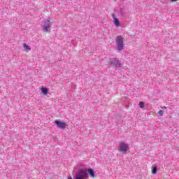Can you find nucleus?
Returning a JSON list of instances; mask_svg holds the SVG:
<instances>
[{"label": "nucleus", "instance_id": "2eb2a0df", "mask_svg": "<svg viewBox=\"0 0 179 179\" xmlns=\"http://www.w3.org/2000/svg\"><path fill=\"white\" fill-rule=\"evenodd\" d=\"M68 179H72V177H69Z\"/></svg>", "mask_w": 179, "mask_h": 179}, {"label": "nucleus", "instance_id": "6e6552de", "mask_svg": "<svg viewBox=\"0 0 179 179\" xmlns=\"http://www.w3.org/2000/svg\"><path fill=\"white\" fill-rule=\"evenodd\" d=\"M87 173L90 174V177H92V178H94V177L96 176L94 175V171L92 169H87Z\"/></svg>", "mask_w": 179, "mask_h": 179}, {"label": "nucleus", "instance_id": "423d86ee", "mask_svg": "<svg viewBox=\"0 0 179 179\" xmlns=\"http://www.w3.org/2000/svg\"><path fill=\"white\" fill-rule=\"evenodd\" d=\"M55 124L57 125V128L60 129H65V128H66V123L61 122L59 120H56Z\"/></svg>", "mask_w": 179, "mask_h": 179}, {"label": "nucleus", "instance_id": "f8f14e48", "mask_svg": "<svg viewBox=\"0 0 179 179\" xmlns=\"http://www.w3.org/2000/svg\"><path fill=\"white\" fill-rule=\"evenodd\" d=\"M139 107L140 108H143V107H145V103L143 101H141L139 103Z\"/></svg>", "mask_w": 179, "mask_h": 179}, {"label": "nucleus", "instance_id": "0eeeda50", "mask_svg": "<svg viewBox=\"0 0 179 179\" xmlns=\"http://www.w3.org/2000/svg\"><path fill=\"white\" fill-rule=\"evenodd\" d=\"M112 17L113 19L115 26H116V27H120V20L117 17H115V15L114 14H112Z\"/></svg>", "mask_w": 179, "mask_h": 179}, {"label": "nucleus", "instance_id": "39448f33", "mask_svg": "<svg viewBox=\"0 0 179 179\" xmlns=\"http://www.w3.org/2000/svg\"><path fill=\"white\" fill-rule=\"evenodd\" d=\"M109 64L110 65H113L114 66H116V68H121L122 66V64L118 59H111L109 61Z\"/></svg>", "mask_w": 179, "mask_h": 179}, {"label": "nucleus", "instance_id": "ddd939ff", "mask_svg": "<svg viewBox=\"0 0 179 179\" xmlns=\"http://www.w3.org/2000/svg\"><path fill=\"white\" fill-rule=\"evenodd\" d=\"M158 114H159V115H160L162 117V116H163V114H164V112L163 110H159L158 112Z\"/></svg>", "mask_w": 179, "mask_h": 179}, {"label": "nucleus", "instance_id": "7ed1b4c3", "mask_svg": "<svg viewBox=\"0 0 179 179\" xmlns=\"http://www.w3.org/2000/svg\"><path fill=\"white\" fill-rule=\"evenodd\" d=\"M42 30L43 31H45L46 33H48L50 31V29H51V21L50 20H45L42 22Z\"/></svg>", "mask_w": 179, "mask_h": 179}, {"label": "nucleus", "instance_id": "20e7f679", "mask_svg": "<svg viewBox=\"0 0 179 179\" xmlns=\"http://www.w3.org/2000/svg\"><path fill=\"white\" fill-rule=\"evenodd\" d=\"M128 149H129V147L128 146V144H127L125 142L122 141L119 143L118 150L121 153H123L124 155H125Z\"/></svg>", "mask_w": 179, "mask_h": 179}, {"label": "nucleus", "instance_id": "f257e3e1", "mask_svg": "<svg viewBox=\"0 0 179 179\" xmlns=\"http://www.w3.org/2000/svg\"><path fill=\"white\" fill-rule=\"evenodd\" d=\"M75 179H89L87 169H80L76 174Z\"/></svg>", "mask_w": 179, "mask_h": 179}, {"label": "nucleus", "instance_id": "4468645a", "mask_svg": "<svg viewBox=\"0 0 179 179\" xmlns=\"http://www.w3.org/2000/svg\"><path fill=\"white\" fill-rule=\"evenodd\" d=\"M178 0H171V2H177Z\"/></svg>", "mask_w": 179, "mask_h": 179}, {"label": "nucleus", "instance_id": "9d476101", "mask_svg": "<svg viewBox=\"0 0 179 179\" xmlns=\"http://www.w3.org/2000/svg\"><path fill=\"white\" fill-rule=\"evenodd\" d=\"M41 93H43V94H44L45 96H47L48 94V89H47L45 87H42Z\"/></svg>", "mask_w": 179, "mask_h": 179}, {"label": "nucleus", "instance_id": "9b49d317", "mask_svg": "<svg viewBox=\"0 0 179 179\" xmlns=\"http://www.w3.org/2000/svg\"><path fill=\"white\" fill-rule=\"evenodd\" d=\"M152 173L153 174H156L157 173V166H152Z\"/></svg>", "mask_w": 179, "mask_h": 179}, {"label": "nucleus", "instance_id": "1a4fd4ad", "mask_svg": "<svg viewBox=\"0 0 179 179\" xmlns=\"http://www.w3.org/2000/svg\"><path fill=\"white\" fill-rule=\"evenodd\" d=\"M23 47H24V51H26V52H29V51L31 50V48H30V46H29V45H27V43H23Z\"/></svg>", "mask_w": 179, "mask_h": 179}, {"label": "nucleus", "instance_id": "f03ea898", "mask_svg": "<svg viewBox=\"0 0 179 179\" xmlns=\"http://www.w3.org/2000/svg\"><path fill=\"white\" fill-rule=\"evenodd\" d=\"M124 37L117 36L115 38L116 47L117 51H122L124 50Z\"/></svg>", "mask_w": 179, "mask_h": 179}, {"label": "nucleus", "instance_id": "dca6fc26", "mask_svg": "<svg viewBox=\"0 0 179 179\" xmlns=\"http://www.w3.org/2000/svg\"><path fill=\"white\" fill-rule=\"evenodd\" d=\"M164 108H166V106H164Z\"/></svg>", "mask_w": 179, "mask_h": 179}]
</instances>
